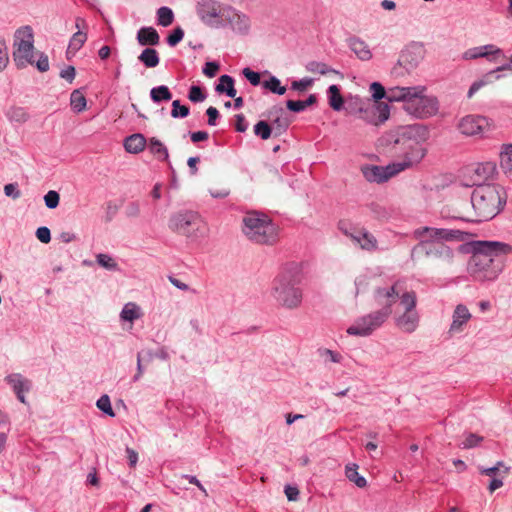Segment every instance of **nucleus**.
I'll use <instances>...</instances> for the list:
<instances>
[{
  "label": "nucleus",
  "mask_w": 512,
  "mask_h": 512,
  "mask_svg": "<svg viewBox=\"0 0 512 512\" xmlns=\"http://www.w3.org/2000/svg\"><path fill=\"white\" fill-rule=\"evenodd\" d=\"M303 264L291 261L285 263L271 284L270 295L278 307L296 310L303 302Z\"/></svg>",
  "instance_id": "f257e3e1"
},
{
  "label": "nucleus",
  "mask_w": 512,
  "mask_h": 512,
  "mask_svg": "<svg viewBox=\"0 0 512 512\" xmlns=\"http://www.w3.org/2000/svg\"><path fill=\"white\" fill-rule=\"evenodd\" d=\"M426 136L427 130L422 125H409L397 132L389 153L397 158L394 163L400 172L418 165L425 157Z\"/></svg>",
  "instance_id": "f03ea898"
},
{
  "label": "nucleus",
  "mask_w": 512,
  "mask_h": 512,
  "mask_svg": "<svg viewBox=\"0 0 512 512\" xmlns=\"http://www.w3.org/2000/svg\"><path fill=\"white\" fill-rule=\"evenodd\" d=\"M506 202L503 187L495 184L478 185L472 192L471 203L476 222L494 218Z\"/></svg>",
  "instance_id": "7ed1b4c3"
},
{
  "label": "nucleus",
  "mask_w": 512,
  "mask_h": 512,
  "mask_svg": "<svg viewBox=\"0 0 512 512\" xmlns=\"http://www.w3.org/2000/svg\"><path fill=\"white\" fill-rule=\"evenodd\" d=\"M34 34L30 26H22L14 33L13 60L19 69L34 65L35 55Z\"/></svg>",
  "instance_id": "20e7f679"
},
{
  "label": "nucleus",
  "mask_w": 512,
  "mask_h": 512,
  "mask_svg": "<svg viewBox=\"0 0 512 512\" xmlns=\"http://www.w3.org/2000/svg\"><path fill=\"white\" fill-rule=\"evenodd\" d=\"M425 87L416 86L414 92L407 99L403 109L410 115L424 119L435 115L438 112L439 104L435 97L425 94Z\"/></svg>",
  "instance_id": "39448f33"
},
{
  "label": "nucleus",
  "mask_w": 512,
  "mask_h": 512,
  "mask_svg": "<svg viewBox=\"0 0 512 512\" xmlns=\"http://www.w3.org/2000/svg\"><path fill=\"white\" fill-rule=\"evenodd\" d=\"M229 13V6L215 0H202L197 4V14L201 21L211 28L225 27V17Z\"/></svg>",
  "instance_id": "423d86ee"
},
{
  "label": "nucleus",
  "mask_w": 512,
  "mask_h": 512,
  "mask_svg": "<svg viewBox=\"0 0 512 512\" xmlns=\"http://www.w3.org/2000/svg\"><path fill=\"white\" fill-rule=\"evenodd\" d=\"M400 303L404 306V312L396 317V326L405 333L414 332L419 325V314L416 311V293L405 292L400 296Z\"/></svg>",
  "instance_id": "0eeeda50"
},
{
  "label": "nucleus",
  "mask_w": 512,
  "mask_h": 512,
  "mask_svg": "<svg viewBox=\"0 0 512 512\" xmlns=\"http://www.w3.org/2000/svg\"><path fill=\"white\" fill-rule=\"evenodd\" d=\"M471 246L476 264L481 261V257L488 258V264H491L495 257L512 253V246L500 241H473Z\"/></svg>",
  "instance_id": "6e6552de"
},
{
  "label": "nucleus",
  "mask_w": 512,
  "mask_h": 512,
  "mask_svg": "<svg viewBox=\"0 0 512 512\" xmlns=\"http://www.w3.org/2000/svg\"><path fill=\"white\" fill-rule=\"evenodd\" d=\"M457 129L467 137H483L494 129V124L485 116L470 114L459 120Z\"/></svg>",
  "instance_id": "1a4fd4ad"
},
{
  "label": "nucleus",
  "mask_w": 512,
  "mask_h": 512,
  "mask_svg": "<svg viewBox=\"0 0 512 512\" xmlns=\"http://www.w3.org/2000/svg\"><path fill=\"white\" fill-rule=\"evenodd\" d=\"M247 240L259 245H274L283 235L280 226H241Z\"/></svg>",
  "instance_id": "9d476101"
},
{
  "label": "nucleus",
  "mask_w": 512,
  "mask_h": 512,
  "mask_svg": "<svg viewBox=\"0 0 512 512\" xmlns=\"http://www.w3.org/2000/svg\"><path fill=\"white\" fill-rule=\"evenodd\" d=\"M387 320L386 312H371L359 317L347 328V333L353 336L365 337L371 335L380 328Z\"/></svg>",
  "instance_id": "9b49d317"
},
{
  "label": "nucleus",
  "mask_w": 512,
  "mask_h": 512,
  "mask_svg": "<svg viewBox=\"0 0 512 512\" xmlns=\"http://www.w3.org/2000/svg\"><path fill=\"white\" fill-rule=\"evenodd\" d=\"M496 172L494 162H483L469 165L462 172L463 184L467 187L482 185L481 183L489 180Z\"/></svg>",
  "instance_id": "f8f14e48"
},
{
  "label": "nucleus",
  "mask_w": 512,
  "mask_h": 512,
  "mask_svg": "<svg viewBox=\"0 0 512 512\" xmlns=\"http://www.w3.org/2000/svg\"><path fill=\"white\" fill-rule=\"evenodd\" d=\"M398 282L386 287H376L373 293V299L378 306H381L377 312H386L387 319L392 314V307L397 302L399 292L397 290Z\"/></svg>",
  "instance_id": "ddd939ff"
},
{
  "label": "nucleus",
  "mask_w": 512,
  "mask_h": 512,
  "mask_svg": "<svg viewBox=\"0 0 512 512\" xmlns=\"http://www.w3.org/2000/svg\"><path fill=\"white\" fill-rule=\"evenodd\" d=\"M361 172L367 181L376 183L386 182L400 173L394 162L387 166L365 165Z\"/></svg>",
  "instance_id": "4468645a"
},
{
  "label": "nucleus",
  "mask_w": 512,
  "mask_h": 512,
  "mask_svg": "<svg viewBox=\"0 0 512 512\" xmlns=\"http://www.w3.org/2000/svg\"><path fill=\"white\" fill-rule=\"evenodd\" d=\"M343 233L362 249L370 250L376 247V238L363 226H344Z\"/></svg>",
  "instance_id": "2eb2a0df"
},
{
  "label": "nucleus",
  "mask_w": 512,
  "mask_h": 512,
  "mask_svg": "<svg viewBox=\"0 0 512 512\" xmlns=\"http://www.w3.org/2000/svg\"><path fill=\"white\" fill-rule=\"evenodd\" d=\"M417 234L421 237L429 235L436 238L437 240L446 241H465L468 238V234L458 229H436L431 226H424L422 231H418Z\"/></svg>",
  "instance_id": "dca6fc26"
},
{
  "label": "nucleus",
  "mask_w": 512,
  "mask_h": 512,
  "mask_svg": "<svg viewBox=\"0 0 512 512\" xmlns=\"http://www.w3.org/2000/svg\"><path fill=\"white\" fill-rule=\"evenodd\" d=\"M389 115L390 110L386 103H377L370 108L360 109V117L375 126L384 123L389 118Z\"/></svg>",
  "instance_id": "f3484780"
},
{
  "label": "nucleus",
  "mask_w": 512,
  "mask_h": 512,
  "mask_svg": "<svg viewBox=\"0 0 512 512\" xmlns=\"http://www.w3.org/2000/svg\"><path fill=\"white\" fill-rule=\"evenodd\" d=\"M502 54V50L493 44L473 47L463 53L465 60H473L481 57L489 61H496V57Z\"/></svg>",
  "instance_id": "a211bd4d"
},
{
  "label": "nucleus",
  "mask_w": 512,
  "mask_h": 512,
  "mask_svg": "<svg viewBox=\"0 0 512 512\" xmlns=\"http://www.w3.org/2000/svg\"><path fill=\"white\" fill-rule=\"evenodd\" d=\"M472 315L468 308L463 304H458L452 315V323L449 328L450 334H456L463 331V326L468 323Z\"/></svg>",
  "instance_id": "6ab92c4d"
},
{
  "label": "nucleus",
  "mask_w": 512,
  "mask_h": 512,
  "mask_svg": "<svg viewBox=\"0 0 512 512\" xmlns=\"http://www.w3.org/2000/svg\"><path fill=\"white\" fill-rule=\"evenodd\" d=\"M473 214L470 210L462 211L455 205H447L441 209L442 218L451 221L476 222Z\"/></svg>",
  "instance_id": "aec40b11"
},
{
  "label": "nucleus",
  "mask_w": 512,
  "mask_h": 512,
  "mask_svg": "<svg viewBox=\"0 0 512 512\" xmlns=\"http://www.w3.org/2000/svg\"><path fill=\"white\" fill-rule=\"evenodd\" d=\"M225 26H230L234 31L244 33L248 30L249 21L245 15H241L229 6V13L225 17Z\"/></svg>",
  "instance_id": "412c9836"
},
{
  "label": "nucleus",
  "mask_w": 512,
  "mask_h": 512,
  "mask_svg": "<svg viewBox=\"0 0 512 512\" xmlns=\"http://www.w3.org/2000/svg\"><path fill=\"white\" fill-rule=\"evenodd\" d=\"M137 41L142 46H155L160 42V36L153 27H142L137 32Z\"/></svg>",
  "instance_id": "4be33fe9"
},
{
  "label": "nucleus",
  "mask_w": 512,
  "mask_h": 512,
  "mask_svg": "<svg viewBox=\"0 0 512 512\" xmlns=\"http://www.w3.org/2000/svg\"><path fill=\"white\" fill-rule=\"evenodd\" d=\"M499 166L505 175L512 177V144H503L501 146Z\"/></svg>",
  "instance_id": "5701e85b"
},
{
  "label": "nucleus",
  "mask_w": 512,
  "mask_h": 512,
  "mask_svg": "<svg viewBox=\"0 0 512 512\" xmlns=\"http://www.w3.org/2000/svg\"><path fill=\"white\" fill-rule=\"evenodd\" d=\"M504 70H512V63L509 61V63L503 65V66H500L498 67L496 70H493V71H490L489 73H487L485 75V79H482V80H479V81H475L471 87L469 88V91H468V98H472L474 96V94L476 92H478L482 87H484L485 85H487L488 83L492 82V77L497 74L498 72L500 71H504Z\"/></svg>",
  "instance_id": "b1692460"
},
{
  "label": "nucleus",
  "mask_w": 512,
  "mask_h": 512,
  "mask_svg": "<svg viewBox=\"0 0 512 512\" xmlns=\"http://www.w3.org/2000/svg\"><path fill=\"white\" fill-rule=\"evenodd\" d=\"M283 113L284 111L283 108L281 107H275L273 110L269 112L270 117L274 114L276 115V117L272 121V128L274 129L275 136H280L281 134H283L290 124L288 119L282 116Z\"/></svg>",
  "instance_id": "393cba45"
},
{
  "label": "nucleus",
  "mask_w": 512,
  "mask_h": 512,
  "mask_svg": "<svg viewBox=\"0 0 512 512\" xmlns=\"http://www.w3.org/2000/svg\"><path fill=\"white\" fill-rule=\"evenodd\" d=\"M5 381L11 385L15 393L28 392L31 388V382L20 373H13L6 376Z\"/></svg>",
  "instance_id": "a878e982"
},
{
  "label": "nucleus",
  "mask_w": 512,
  "mask_h": 512,
  "mask_svg": "<svg viewBox=\"0 0 512 512\" xmlns=\"http://www.w3.org/2000/svg\"><path fill=\"white\" fill-rule=\"evenodd\" d=\"M411 93H415L414 87H392L387 91V100L389 102L402 101L404 105L407 104V99Z\"/></svg>",
  "instance_id": "bb28decb"
},
{
  "label": "nucleus",
  "mask_w": 512,
  "mask_h": 512,
  "mask_svg": "<svg viewBox=\"0 0 512 512\" xmlns=\"http://www.w3.org/2000/svg\"><path fill=\"white\" fill-rule=\"evenodd\" d=\"M146 139L142 134H133L125 139L124 147L129 153L137 154L144 150Z\"/></svg>",
  "instance_id": "cd10ccee"
},
{
  "label": "nucleus",
  "mask_w": 512,
  "mask_h": 512,
  "mask_svg": "<svg viewBox=\"0 0 512 512\" xmlns=\"http://www.w3.org/2000/svg\"><path fill=\"white\" fill-rule=\"evenodd\" d=\"M141 317L142 310L140 306L134 302L126 303L120 312V319L122 321L133 322Z\"/></svg>",
  "instance_id": "c85d7f7f"
},
{
  "label": "nucleus",
  "mask_w": 512,
  "mask_h": 512,
  "mask_svg": "<svg viewBox=\"0 0 512 512\" xmlns=\"http://www.w3.org/2000/svg\"><path fill=\"white\" fill-rule=\"evenodd\" d=\"M6 116L10 122L18 124H24L30 120L28 110L21 106H11L6 113Z\"/></svg>",
  "instance_id": "c756f323"
},
{
  "label": "nucleus",
  "mask_w": 512,
  "mask_h": 512,
  "mask_svg": "<svg viewBox=\"0 0 512 512\" xmlns=\"http://www.w3.org/2000/svg\"><path fill=\"white\" fill-rule=\"evenodd\" d=\"M350 48L357 55V57L363 61L371 59L372 53L368 45L361 39L353 38L350 40Z\"/></svg>",
  "instance_id": "7c9ffc66"
},
{
  "label": "nucleus",
  "mask_w": 512,
  "mask_h": 512,
  "mask_svg": "<svg viewBox=\"0 0 512 512\" xmlns=\"http://www.w3.org/2000/svg\"><path fill=\"white\" fill-rule=\"evenodd\" d=\"M140 62H142L147 68L156 67L159 62V54L154 48H145L142 53L138 56Z\"/></svg>",
  "instance_id": "2f4dec72"
},
{
  "label": "nucleus",
  "mask_w": 512,
  "mask_h": 512,
  "mask_svg": "<svg viewBox=\"0 0 512 512\" xmlns=\"http://www.w3.org/2000/svg\"><path fill=\"white\" fill-rule=\"evenodd\" d=\"M243 224H272L273 219L259 211H248L243 217Z\"/></svg>",
  "instance_id": "473e14b6"
},
{
  "label": "nucleus",
  "mask_w": 512,
  "mask_h": 512,
  "mask_svg": "<svg viewBox=\"0 0 512 512\" xmlns=\"http://www.w3.org/2000/svg\"><path fill=\"white\" fill-rule=\"evenodd\" d=\"M216 91L219 93H226L229 97L235 98L236 89L234 88V80L229 75H222L219 78V84L216 86Z\"/></svg>",
  "instance_id": "72a5a7b5"
},
{
  "label": "nucleus",
  "mask_w": 512,
  "mask_h": 512,
  "mask_svg": "<svg viewBox=\"0 0 512 512\" xmlns=\"http://www.w3.org/2000/svg\"><path fill=\"white\" fill-rule=\"evenodd\" d=\"M345 476L359 488H364L367 485L366 479L358 473V466L356 464L346 466Z\"/></svg>",
  "instance_id": "f704fd0d"
},
{
  "label": "nucleus",
  "mask_w": 512,
  "mask_h": 512,
  "mask_svg": "<svg viewBox=\"0 0 512 512\" xmlns=\"http://www.w3.org/2000/svg\"><path fill=\"white\" fill-rule=\"evenodd\" d=\"M148 149L158 159L163 160V161L168 160V157H169L168 150L160 140H158L154 137L151 138L149 140Z\"/></svg>",
  "instance_id": "c9c22d12"
},
{
  "label": "nucleus",
  "mask_w": 512,
  "mask_h": 512,
  "mask_svg": "<svg viewBox=\"0 0 512 512\" xmlns=\"http://www.w3.org/2000/svg\"><path fill=\"white\" fill-rule=\"evenodd\" d=\"M328 98H329V105L330 107L335 110L339 111L343 107L344 99L340 94V89L337 85H331L328 88Z\"/></svg>",
  "instance_id": "e433bc0d"
},
{
  "label": "nucleus",
  "mask_w": 512,
  "mask_h": 512,
  "mask_svg": "<svg viewBox=\"0 0 512 512\" xmlns=\"http://www.w3.org/2000/svg\"><path fill=\"white\" fill-rule=\"evenodd\" d=\"M317 353L325 364L341 363L343 361V356L341 353L328 348H319Z\"/></svg>",
  "instance_id": "4c0bfd02"
},
{
  "label": "nucleus",
  "mask_w": 512,
  "mask_h": 512,
  "mask_svg": "<svg viewBox=\"0 0 512 512\" xmlns=\"http://www.w3.org/2000/svg\"><path fill=\"white\" fill-rule=\"evenodd\" d=\"M150 97L154 102L158 103L161 101L171 100L172 93L170 92V90L167 86L161 85V86L154 87L151 89Z\"/></svg>",
  "instance_id": "58836bf2"
},
{
  "label": "nucleus",
  "mask_w": 512,
  "mask_h": 512,
  "mask_svg": "<svg viewBox=\"0 0 512 512\" xmlns=\"http://www.w3.org/2000/svg\"><path fill=\"white\" fill-rule=\"evenodd\" d=\"M87 40V35L84 32L78 31L73 34L70 39L69 46L67 49V55L74 54L77 52Z\"/></svg>",
  "instance_id": "ea45409f"
},
{
  "label": "nucleus",
  "mask_w": 512,
  "mask_h": 512,
  "mask_svg": "<svg viewBox=\"0 0 512 512\" xmlns=\"http://www.w3.org/2000/svg\"><path fill=\"white\" fill-rule=\"evenodd\" d=\"M157 21L158 24L167 27L171 25L174 21V13L169 7H160L157 10Z\"/></svg>",
  "instance_id": "a19ab883"
},
{
  "label": "nucleus",
  "mask_w": 512,
  "mask_h": 512,
  "mask_svg": "<svg viewBox=\"0 0 512 512\" xmlns=\"http://www.w3.org/2000/svg\"><path fill=\"white\" fill-rule=\"evenodd\" d=\"M70 104L75 111L82 112L86 109V98L79 90H74L70 96Z\"/></svg>",
  "instance_id": "79ce46f5"
},
{
  "label": "nucleus",
  "mask_w": 512,
  "mask_h": 512,
  "mask_svg": "<svg viewBox=\"0 0 512 512\" xmlns=\"http://www.w3.org/2000/svg\"><path fill=\"white\" fill-rule=\"evenodd\" d=\"M272 132H274V129L266 121L261 120L254 126L255 135L263 140L269 139L272 135Z\"/></svg>",
  "instance_id": "37998d69"
},
{
  "label": "nucleus",
  "mask_w": 512,
  "mask_h": 512,
  "mask_svg": "<svg viewBox=\"0 0 512 512\" xmlns=\"http://www.w3.org/2000/svg\"><path fill=\"white\" fill-rule=\"evenodd\" d=\"M262 86L278 95H283L286 92V87L281 86L280 80L275 76H271L269 80L263 81Z\"/></svg>",
  "instance_id": "c03bdc74"
},
{
  "label": "nucleus",
  "mask_w": 512,
  "mask_h": 512,
  "mask_svg": "<svg viewBox=\"0 0 512 512\" xmlns=\"http://www.w3.org/2000/svg\"><path fill=\"white\" fill-rule=\"evenodd\" d=\"M307 70L309 72H311V73L321 74V75H326V74H330V73H332V74H336L337 73V71H335L334 69L330 68L325 63L316 62V61L310 62L307 65Z\"/></svg>",
  "instance_id": "a18cd8bd"
},
{
  "label": "nucleus",
  "mask_w": 512,
  "mask_h": 512,
  "mask_svg": "<svg viewBox=\"0 0 512 512\" xmlns=\"http://www.w3.org/2000/svg\"><path fill=\"white\" fill-rule=\"evenodd\" d=\"M96 262L103 268L109 271H115L118 269L116 261L108 254L99 253L96 255Z\"/></svg>",
  "instance_id": "49530a36"
},
{
  "label": "nucleus",
  "mask_w": 512,
  "mask_h": 512,
  "mask_svg": "<svg viewBox=\"0 0 512 512\" xmlns=\"http://www.w3.org/2000/svg\"><path fill=\"white\" fill-rule=\"evenodd\" d=\"M96 406L99 410L110 417H114L115 413L111 406V401L108 395H102L96 402Z\"/></svg>",
  "instance_id": "de8ad7c7"
},
{
  "label": "nucleus",
  "mask_w": 512,
  "mask_h": 512,
  "mask_svg": "<svg viewBox=\"0 0 512 512\" xmlns=\"http://www.w3.org/2000/svg\"><path fill=\"white\" fill-rule=\"evenodd\" d=\"M200 221V215L197 212L186 211L180 213L177 217V224H193Z\"/></svg>",
  "instance_id": "09e8293b"
},
{
  "label": "nucleus",
  "mask_w": 512,
  "mask_h": 512,
  "mask_svg": "<svg viewBox=\"0 0 512 512\" xmlns=\"http://www.w3.org/2000/svg\"><path fill=\"white\" fill-rule=\"evenodd\" d=\"M370 92L372 93V97L375 100L376 104L380 103L379 100L386 98L387 99V91L384 86L379 82H373L370 85Z\"/></svg>",
  "instance_id": "8fccbe9b"
},
{
  "label": "nucleus",
  "mask_w": 512,
  "mask_h": 512,
  "mask_svg": "<svg viewBox=\"0 0 512 512\" xmlns=\"http://www.w3.org/2000/svg\"><path fill=\"white\" fill-rule=\"evenodd\" d=\"M483 438L477 434L469 433L459 445L462 449H470L478 446Z\"/></svg>",
  "instance_id": "3c124183"
},
{
  "label": "nucleus",
  "mask_w": 512,
  "mask_h": 512,
  "mask_svg": "<svg viewBox=\"0 0 512 512\" xmlns=\"http://www.w3.org/2000/svg\"><path fill=\"white\" fill-rule=\"evenodd\" d=\"M189 115V107L185 105H181L179 100H174L172 102V110H171V116L173 118H184Z\"/></svg>",
  "instance_id": "603ef678"
},
{
  "label": "nucleus",
  "mask_w": 512,
  "mask_h": 512,
  "mask_svg": "<svg viewBox=\"0 0 512 512\" xmlns=\"http://www.w3.org/2000/svg\"><path fill=\"white\" fill-rule=\"evenodd\" d=\"M59 200H60V196H59L58 192H56L54 190L48 191L46 193V195L44 196L45 205L50 209L56 208L59 204Z\"/></svg>",
  "instance_id": "864d4df0"
},
{
  "label": "nucleus",
  "mask_w": 512,
  "mask_h": 512,
  "mask_svg": "<svg viewBox=\"0 0 512 512\" xmlns=\"http://www.w3.org/2000/svg\"><path fill=\"white\" fill-rule=\"evenodd\" d=\"M184 37V31L181 27L175 28L168 36L167 42L170 46H176Z\"/></svg>",
  "instance_id": "5fc2aeb1"
},
{
  "label": "nucleus",
  "mask_w": 512,
  "mask_h": 512,
  "mask_svg": "<svg viewBox=\"0 0 512 512\" xmlns=\"http://www.w3.org/2000/svg\"><path fill=\"white\" fill-rule=\"evenodd\" d=\"M369 285V277L367 275H360L355 279L356 295L366 291Z\"/></svg>",
  "instance_id": "6e6d98bb"
},
{
  "label": "nucleus",
  "mask_w": 512,
  "mask_h": 512,
  "mask_svg": "<svg viewBox=\"0 0 512 512\" xmlns=\"http://www.w3.org/2000/svg\"><path fill=\"white\" fill-rule=\"evenodd\" d=\"M242 73L253 86H257L261 83L260 74L258 72H254L250 68H244Z\"/></svg>",
  "instance_id": "4d7b16f0"
},
{
  "label": "nucleus",
  "mask_w": 512,
  "mask_h": 512,
  "mask_svg": "<svg viewBox=\"0 0 512 512\" xmlns=\"http://www.w3.org/2000/svg\"><path fill=\"white\" fill-rule=\"evenodd\" d=\"M508 472H509V468H505V470H503L502 475L500 477L492 478V480L490 481V484L488 486V489L491 493L503 486V478L508 474Z\"/></svg>",
  "instance_id": "13d9d810"
},
{
  "label": "nucleus",
  "mask_w": 512,
  "mask_h": 512,
  "mask_svg": "<svg viewBox=\"0 0 512 512\" xmlns=\"http://www.w3.org/2000/svg\"><path fill=\"white\" fill-rule=\"evenodd\" d=\"M9 62L7 47L4 40L0 38V72L3 71Z\"/></svg>",
  "instance_id": "bf43d9fd"
},
{
  "label": "nucleus",
  "mask_w": 512,
  "mask_h": 512,
  "mask_svg": "<svg viewBox=\"0 0 512 512\" xmlns=\"http://www.w3.org/2000/svg\"><path fill=\"white\" fill-rule=\"evenodd\" d=\"M188 97L192 102H201L205 99V94L199 86H192Z\"/></svg>",
  "instance_id": "052dcab7"
},
{
  "label": "nucleus",
  "mask_w": 512,
  "mask_h": 512,
  "mask_svg": "<svg viewBox=\"0 0 512 512\" xmlns=\"http://www.w3.org/2000/svg\"><path fill=\"white\" fill-rule=\"evenodd\" d=\"M38 60H35L34 64H36V67L37 69L40 71V72H46L49 70V60H48V56L45 55L44 53H38Z\"/></svg>",
  "instance_id": "680f3d73"
},
{
  "label": "nucleus",
  "mask_w": 512,
  "mask_h": 512,
  "mask_svg": "<svg viewBox=\"0 0 512 512\" xmlns=\"http://www.w3.org/2000/svg\"><path fill=\"white\" fill-rule=\"evenodd\" d=\"M36 237L42 243H48L51 239V233L47 226H39L36 231Z\"/></svg>",
  "instance_id": "e2e57ef3"
},
{
  "label": "nucleus",
  "mask_w": 512,
  "mask_h": 512,
  "mask_svg": "<svg viewBox=\"0 0 512 512\" xmlns=\"http://www.w3.org/2000/svg\"><path fill=\"white\" fill-rule=\"evenodd\" d=\"M4 193L8 197H12L13 199H17L21 196V192L18 189L17 184L10 183L4 186Z\"/></svg>",
  "instance_id": "0e129e2a"
},
{
  "label": "nucleus",
  "mask_w": 512,
  "mask_h": 512,
  "mask_svg": "<svg viewBox=\"0 0 512 512\" xmlns=\"http://www.w3.org/2000/svg\"><path fill=\"white\" fill-rule=\"evenodd\" d=\"M219 71V65L216 62H207L204 66L203 73L207 77H214Z\"/></svg>",
  "instance_id": "69168bd1"
},
{
  "label": "nucleus",
  "mask_w": 512,
  "mask_h": 512,
  "mask_svg": "<svg viewBox=\"0 0 512 512\" xmlns=\"http://www.w3.org/2000/svg\"><path fill=\"white\" fill-rule=\"evenodd\" d=\"M76 75L75 67L73 66H67L65 69H63L60 72V77L68 81L69 83H72Z\"/></svg>",
  "instance_id": "338daca9"
},
{
  "label": "nucleus",
  "mask_w": 512,
  "mask_h": 512,
  "mask_svg": "<svg viewBox=\"0 0 512 512\" xmlns=\"http://www.w3.org/2000/svg\"><path fill=\"white\" fill-rule=\"evenodd\" d=\"M312 79H302V80H299V81H293L292 82V89L294 90H298V91H304L306 90L309 86L312 85Z\"/></svg>",
  "instance_id": "774afa93"
}]
</instances>
